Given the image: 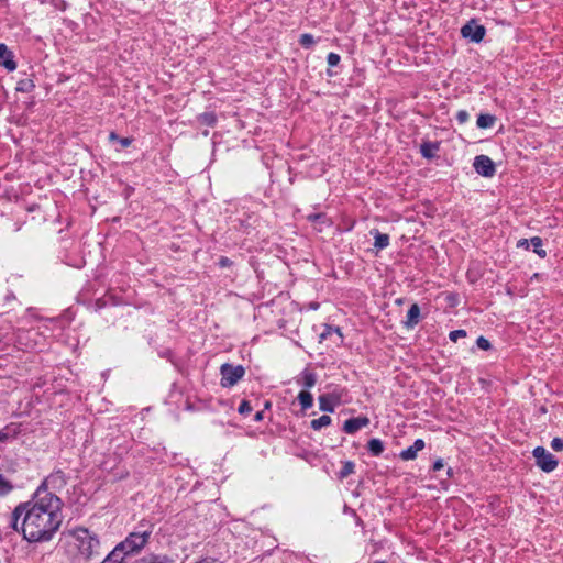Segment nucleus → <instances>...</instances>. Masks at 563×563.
<instances>
[{"mask_svg":"<svg viewBox=\"0 0 563 563\" xmlns=\"http://www.w3.org/2000/svg\"><path fill=\"white\" fill-rule=\"evenodd\" d=\"M63 503L54 493L38 487L31 500L20 503L8 518V528L29 542L49 541L62 525Z\"/></svg>","mask_w":563,"mask_h":563,"instance_id":"nucleus-1","label":"nucleus"},{"mask_svg":"<svg viewBox=\"0 0 563 563\" xmlns=\"http://www.w3.org/2000/svg\"><path fill=\"white\" fill-rule=\"evenodd\" d=\"M71 533L76 539L78 552L81 558L91 560L95 556H100V542L96 534L82 527L74 529Z\"/></svg>","mask_w":563,"mask_h":563,"instance_id":"nucleus-2","label":"nucleus"},{"mask_svg":"<svg viewBox=\"0 0 563 563\" xmlns=\"http://www.w3.org/2000/svg\"><path fill=\"white\" fill-rule=\"evenodd\" d=\"M144 526L141 525L140 528ZM151 534L152 530L150 528L133 531L122 542H120L121 548H123L128 554L137 553L148 542Z\"/></svg>","mask_w":563,"mask_h":563,"instance_id":"nucleus-3","label":"nucleus"},{"mask_svg":"<svg viewBox=\"0 0 563 563\" xmlns=\"http://www.w3.org/2000/svg\"><path fill=\"white\" fill-rule=\"evenodd\" d=\"M221 386L224 388L233 387L245 375V368L242 365H232L224 363L220 366Z\"/></svg>","mask_w":563,"mask_h":563,"instance_id":"nucleus-4","label":"nucleus"},{"mask_svg":"<svg viewBox=\"0 0 563 563\" xmlns=\"http://www.w3.org/2000/svg\"><path fill=\"white\" fill-rule=\"evenodd\" d=\"M536 464L543 472L550 473L558 467V459L543 446H537L532 451Z\"/></svg>","mask_w":563,"mask_h":563,"instance_id":"nucleus-5","label":"nucleus"},{"mask_svg":"<svg viewBox=\"0 0 563 563\" xmlns=\"http://www.w3.org/2000/svg\"><path fill=\"white\" fill-rule=\"evenodd\" d=\"M461 34L464 38H468L474 43H479L486 34V29L483 25L477 24L475 20H471L462 26Z\"/></svg>","mask_w":563,"mask_h":563,"instance_id":"nucleus-6","label":"nucleus"},{"mask_svg":"<svg viewBox=\"0 0 563 563\" xmlns=\"http://www.w3.org/2000/svg\"><path fill=\"white\" fill-rule=\"evenodd\" d=\"M477 174L484 177H493L496 173L494 162L486 155H478L473 163Z\"/></svg>","mask_w":563,"mask_h":563,"instance_id":"nucleus-7","label":"nucleus"},{"mask_svg":"<svg viewBox=\"0 0 563 563\" xmlns=\"http://www.w3.org/2000/svg\"><path fill=\"white\" fill-rule=\"evenodd\" d=\"M66 484L67 477L64 471L55 470L44 479L40 487H43L46 490H48V487L53 489H62L66 486Z\"/></svg>","mask_w":563,"mask_h":563,"instance_id":"nucleus-8","label":"nucleus"},{"mask_svg":"<svg viewBox=\"0 0 563 563\" xmlns=\"http://www.w3.org/2000/svg\"><path fill=\"white\" fill-rule=\"evenodd\" d=\"M369 424V419L366 416H360L355 418L347 419L342 430L347 434H354L358 430Z\"/></svg>","mask_w":563,"mask_h":563,"instance_id":"nucleus-9","label":"nucleus"},{"mask_svg":"<svg viewBox=\"0 0 563 563\" xmlns=\"http://www.w3.org/2000/svg\"><path fill=\"white\" fill-rule=\"evenodd\" d=\"M13 53L3 43H0V65H2L9 71H13L16 68Z\"/></svg>","mask_w":563,"mask_h":563,"instance_id":"nucleus-10","label":"nucleus"},{"mask_svg":"<svg viewBox=\"0 0 563 563\" xmlns=\"http://www.w3.org/2000/svg\"><path fill=\"white\" fill-rule=\"evenodd\" d=\"M424 445L426 444L422 439H417L412 445L400 452L399 457L402 461L415 460L417 457L418 452L424 449Z\"/></svg>","mask_w":563,"mask_h":563,"instance_id":"nucleus-11","label":"nucleus"},{"mask_svg":"<svg viewBox=\"0 0 563 563\" xmlns=\"http://www.w3.org/2000/svg\"><path fill=\"white\" fill-rule=\"evenodd\" d=\"M420 321V307L417 303L411 305L407 312V318L402 321L406 329H413Z\"/></svg>","mask_w":563,"mask_h":563,"instance_id":"nucleus-12","label":"nucleus"},{"mask_svg":"<svg viewBox=\"0 0 563 563\" xmlns=\"http://www.w3.org/2000/svg\"><path fill=\"white\" fill-rule=\"evenodd\" d=\"M126 555L129 554L119 543L100 563H124Z\"/></svg>","mask_w":563,"mask_h":563,"instance_id":"nucleus-13","label":"nucleus"},{"mask_svg":"<svg viewBox=\"0 0 563 563\" xmlns=\"http://www.w3.org/2000/svg\"><path fill=\"white\" fill-rule=\"evenodd\" d=\"M369 234L374 238V246L377 251H382L389 245V235L386 233H382L378 229H372Z\"/></svg>","mask_w":563,"mask_h":563,"instance_id":"nucleus-14","label":"nucleus"},{"mask_svg":"<svg viewBox=\"0 0 563 563\" xmlns=\"http://www.w3.org/2000/svg\"><path fill=\"white\" fill-rule=\"evenodd\" d=\"M440 144L438 142L424 141L420 145V153L422 157L431 159L435 157V153L439 151Z\"/></svg>","mask_w":563,"mask_h":563,"instance_id":"nucleus-15","label":"nucleus"},{"mask_svg":"<svg viewBox=\"0 0 563 563\" xmlns=\"http://www.w3.org/2000/svg\"><path fill=\"white\" fill-rule=\"evenodd\" d=\"M367 450L373 456H379L385 450L384 442L380 439L373 438L367 442Z\"/></svg>","mask_w":563,"mask_h":563,"instance_id":"nucleus-16","label":"nucleus"},{"mask_svg":"<svg viewBox=\"0 0 563 563\" xmlns=\"http://www.w3.org/2000/svg\"><path fill=\"white\" fill-rule=\"evenodd\" d=\"M297 399L301 406L302 411H306L313 406L312 394L308 390H301L298 394Z\"/></svg>","mask_w":563,"mask_h":563,"instance_id":"nucleus-17","label":"nucleus"},{"mask_svg":"<svg viewBox=\"0 0 563 563\" xmlns=\"http://www.w3.org/2000/svg\"><path fill=\"white\" fill-rule=\"evenodd\" d=\"M496 122V117L489 113H481L477 117L476 125L479 129H489L492 128Z\"/></svg>","mask_w":563,"mask_h":563,"instance_id":"nucleus-18","label":"nucleus"},{"mask_svg":"<svg viewBox=\"0 0 563 563\" xmlns=\"http://www.w3.org/2000/svg\"><path fill=\"white\" fill-rule=\"evenodd\" d=\"M319 401V408L321 411L324 412H333L334 411V404L332 401V397L329 394L320 395L318 398Z\"/></svg>","mask_w":563,"mask_h":563,"instance_id":"nucleus-19","label":"nucleus"},{"mask_svg":"<svg viewBox=\"0 0 563 563\" xmlns=\"http://www.w3.org/2000/svg\"><path fill=\"white\" fill-rule=\"evenodd\" d=\"M332 422V419L330 416L328 415H323L321 417H319L318 419H313L311 420L310 422V427L314 430V431H319L321 430L322 428H325L328 426H330Z\"/></svg>","mask_w":563,"mask_h":563,"instance_id":"nucleus-20","label":"nucleus"},{"mask_svg":"<svg viewBox=\"0 0 563 563\" xmlns=\"http://www.w3.org/2000/svg\"><path fill=\"white\" fill-rule=\"evenodd\" d=\"M530 243L533 246V252L541 258L547 256V251L543 249V241L540 236H532Z\"/></svg>","mask_w":563,"mask_h":563,"instance_id":"nucleus-21","label":"nucleus"},{"mask_svg":"<svg viewBox=\"0 0 563 563\" xmlns=\"http://www.w3.org/2000/svg\"><path fill=\"white\" fill-rule=\"evenodd\" d=\"M198 121L202 125L214 126L217 123V115L214 112H203L198 115Z\"/></svg>","mask_w":563,"mask_h":563,"instance_id":"nucleus-22","label":"nucleus"},{"mask_svg":"<svg viewBox=\"0 0 563 563\" xmlns=\"http://www.w3.org/2000/svg\"><path fill=\"white\" fill-rule=\"evenodd\" d=\"M34 88H35V84H34L33 79H31V78H23V79L19 80L16 84V91H20V92H31L34 90Z\"/></svg>","mask_w":563,"mask_h":563,"instance_id":"nucleus-23","label":"nucleus"},{"mask_svg":"<svg viewBox=\"0 0 563 563\" xmlns=\"http://www.w3.org/2000/svg\"><path fill=\"white\" fill-rule=\"evenodd\" d=\"M301 376H302V386L306 387V388H311L316 385L317 383V375L313 373V372H310L308 369H305L302 373H301Z\"/></svg>","mask_w":563,"mask_h":563,"instance_id":"nucleus-24","label":"nucleus"},{"mask_svg":"<svg viewBox=\"0 0 563 563\" xmlns=\"http://www.w3.org/2000/svg\"><path fill=\"white\" fill-rule=\"evenodd\" d=\"M354 471H355V463L352 461H346L343 463L342 468L338 473V478L342 481V479L346 478L347 476H350L351 474H353Z\"/></svg>","mask_w":563,"mask_h":563,"instance_id":"nucleus-25","label":"nucleus"},{"mask_svg":"<svg viewBox=\"0 0 563 563\" xmlns=\"http://www.w3.org/2000/svg\"><path fill=\"white\" fill-rule=\"evenodd\" d=\"M14 486L11 481L7 479L2 474H0V496H5L13 490Z\"/></svg>","mask_w":563,"mask_h":563,"instance_id":"nucleus-26","label":"nucleus"},{"mask_svg":"<svg viewBox=\"0 0 563 563\" xmlns=\"http://www.w3.org/2000/svg\"><path fill=\"white\" fill-rule=\"evenodd\" d=\"M316 43L313 35L309 33L301 34L299 44L305 48H310Z\"/></svg>","mask_w":563,"mask_h":563,"instance_id":"nucleus-27","label":"nucleus"},{"mask_svg":"<svg viewBox=\"0 0 563 563\" xmlns=\"http://www.w3.org/2000/svg\"><path fill=\"white\" fill-rule=\"evenodd\" d=\"M166 562H167L166 556L151 554V555L144 556L137 563H166Z\"/></svg>","mask_w":563,"mask_h":563,"instance_id":"nucleus-28","label":"nucleus"},{"mask_svg":"<svg viewBox=\"0 0 563 563\" xmlns=\"http://www.w3.org/2000/svg\"><path fill=\"white\" fill-rule=\"evenodd\" d=\"M307 220L310 222H320L323 224H329V219L325 213H311L307 216Z\"/></svg>","mask_w":563,"mask_h":563,"instance_id":"nucleus-29","label":"nucleus"},{"mask_svg":"<svg viewBox=\"0 0 563 563\" xmlns=\"http://www.w3.org/2000/svg\"><path fill=\"white\" fill-rule=\"evenodd\" d=\"M340 60H341V57L336 53L331 52L327 56V62L330 67L338 66L340 64Z\"/></svg>","mask_w":563,"mask_h":563,"instance_id":"nucleus-30","label":"nucleus"},{"mask_svg":"<svg viewBox=\"0 0 563 563\" xmlns=\"http://www.w3.org/2000/svg\"><path fill=\"white\" fill-rule=\"evenodd\" d=\"M476 345L478 346V349L484 350V351H488L492 349L490 342L484 336L477 338Z\"/></svg>","mask_w":563,"mask_h":563,"instance_id":"nucleus-31","label":"nucleus"},{"mask_svg":"<svg viewBox=\"0 0 563 563\" xmlns=\"http://www.w3.org/2000/svg\"><path fill=\"white\" fill-rule=\"evenodd\" d=\"M238 411L240 415L245 416L252 411V406L247 400H242L238 408Z\"/></svg>","mask_w":563,"mask_h":563,"instance_id":"nucleus-32","label":"nucleus"},{"mask_svg":"<svg viewBox=\"0 0 563 563\" xmlns=\"http://www.w3.org/2000/svg\"><path fill=\"white\" fill-rule=\"evenodd\" d=\"M550 445H551V449L556 452L562 451L563 450V437L562 438H559V437L553 438Z\"/></svg>","mask_w":563,"mask_h":563,"instance_id":"nucleus-33","label":"nucleus"},{"mask_svg":"<svg viewBox=\"0 0 563 563\" xmlns=\"http://www.w3.org/2000/svg\"><path fill=\"white\" fill-rule=\"evenodd\" d=\"M465 336H466L465 330H454V331H451L449 334V338L452 342H456L459 339L465 338Z\"/></svg>","mask_w":563,"mask_h":563,"instance_id":"nucleus-34","label":"nucleus"},{"mask_svg":"<svg viewBox=\"0 0 563 563\" xmlns=\"http://www.w3.org/2000/svg\"><path fill=\"white\" fill-rule=\"evenodd\" d=\"M470 119V114L466 110H460L457 111L456 113V121L460 123V124H464L468 121Z\"/></svg>","mask_w":563,"mask_h":563,"instance_id":"nucleus-35","label":"nucleus"},{"mask_svg":"<svg viewBox=\"0 0 563 563\" xmlns=\"http://www.w3.org/2000/svg\"><path fill=\"white\" fill-rule=\"evenodd\" d=\"M10 426H7L5 428L0 430V442H5L10 438Z\"/></svg>","mask_w":563,"mask_h":563,"instance_id":"nucleus-36","label":"nucleus"},{"mask_svg":"<svg viewBox=\"0 0 563 563\" xmlns=\"http://www.w3.org/2000/svg\"><path fill=\"white\" fill-rule=\"evenodd\" d=\"M232 265V261L229 258V257H225V256H221L219 258V266L224 268V267H229Z\"/></svg>","mask_w":563,"mask_h":563,"instance_id":"nucleus-37","label":"nucleus"},{"mask_svg":"<svg viewBox=\"0 0 563 563\" xmlns=\"http://www.w3.org/2000/svg\"><path fill=\"white\" fill-rule=\"evenodd\" d=\"M530 244H531L530 240H528V239H520L517 242V247L528 250Z\"/></svg>","mask_w":563,"mask_h":563,"instance_id":"nucleus-38","label":"nucleus"},{"mask_svg":"<svg viewBox=\"0 0 563 563\" xmlns=\"http://www.w3.org/2000/svg\"><path fill=\"white\" fill-rule=\"evenodd\" d=\"M122 147H128L132 144L133 139L132 137H120L118 141Z\"/></svg>","mask_w":563,"mask_h":563,"instance_id":"nucleus-39","label":"nucleus"},{"mask_svg":"<svg viewBox=\"0 0 563 563\" xmlns=\"http://www.w3.org/2000/svg\"><path fill=\"white\" fill-rule=\"evenodd\" d=\"M443 466V461L439 459L433 463V471H440Z\"/></svg>","mask_w":563,"mask_h":563,"instance_id":"nucleus-40","label":"nucleus"},{"mask_svg":"<svg viewBox=\"0 0 563 563\" xmlns=\"http://www.w3.org/2000/svg\"><path fill=\"white\" fill-rule=\"evenodd\" d=\"M264 418V412L263 411H257L254 416V421H262Z\"/></svg>","mask_w":563,"mask_h":563,"instance_id":"nucleus-41","label":"nucleus"},{"mask_svg":"<svg viewBox=\"0 0 563 563\" xmlns=\"http://www.w3.org/2000/svg\"><path fill=\"white\" fill-rule=\"evenodd\" d=\"M198 563H222V562L217 559H203Z\"/></svg>","mask_w":563,"mask_h":563,"instance_id":"nucleus-42","label":"nucleus"},{"mask_svg":"<svg viewBox=\"0 0 563 563\" xmlns=\"http://www.w3.org/2000/svg\"><path fill=\"white\" fill-rule=\"evenodd\" d=\"M120 136L115 132H110L109 140L110 141H119Z\"/></svg>","mask_w":563,"mask_h":563,"instance_id":"nucleus-43","label":"nucleus"},{"mask_svg":"<svg viewBox=\"0 0 563 563\" xmlns=\"http://www.w3.org/2000/svg\"><path fill=\"white\" fill-rule=\"evenodd\" d=\"M329 76H333V73L331 70H328Z\"/></svg>","mask_w":563,"mask_h":563,"instance_id":"nucleus-44","label":"nucleus"},{"mask_svg":"<svg viewBox=\"0 0 563 563\" xmlns=\"http://www.w3.org/2000/svg\"><path fill=\"white\" fill-rule=\"evenodd\" d=\"M269 406H271V404H269V402H266V404H265V407H266V408H269Z\"/></svg>","mask_w":563,"mask_h":563,"instance_id":"nucleus-45","label":"nucleus"},{"mask_svg":"<svg viewBox=\"0 0 563 563\" xmlns=\"http://www.w3.org/2000/svg\"><path fill=\"white\" fill-rule=\"evenodd\" d=\"M374 563H386V562H384V561H375Z\"/></svg>","mask_w":563,"mask_h":563,"instance_id":"nucleus-46","label":"nucleus"}]
</instances>
